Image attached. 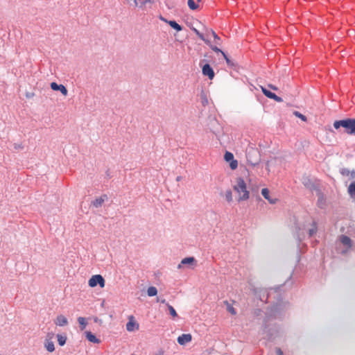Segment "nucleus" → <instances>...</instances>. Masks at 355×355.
Returning a JSON list of instances; mask_svg holds the SVG:
<instances>
[{
    "instance_id": "obj_1",
    "label": "nucleus",
    "mask_w": 355,
    "mask_h": 355,
    "mask_svg": "<svg viewBox=\"0 0 355 355\" xmlns=\"http://www.w3.org/2000/svg\"><path fill=\"white\" fill-rule=\"evenodd\" d=\"M234 190L239 194V201L247 200L250 198V192L247 189L246 183L241 178H238L233 187Z\"/></svg>"
},
{
    "instance_id": "obj_2",
    "label": "nucleus",
    "mask_w": 355,
    "mask_h": 355,
    "mask_svg": "<svg viewBox=\"0 0 355 355\" xmlns=\"http://www.w3.org/2000/svg\"><path fill=\"white\" fill-rule=\"evenodd\" d=\"M334 127L338 129L340 127L345 129V132L349 135L355 134V119H346L343 120L336 121L334 123Z\"/></svg>"
},
{
    "instance_id": "obj_3",
    "label": "nucleus",
    "mask_w": 355,
    "mask_h": 355,
    "mask_svg": "<svg viewBox=\"0 0 355 355\" xmlns=\"http://www.w3.org/2000/svg\"><path fill=\"white\" fill-rule=\"evenodd\" d=\"M246 158L250 164L255 166L260 161V155L257 149L251 148L247 151Z\"/></svg>"
},
{
    "instance_id": "obj_4",
    "label": "nucleus",
    "mask_w": 355,
    "mask_h": 355,
    "mask_svg": "<svg viewBox=\"0 0 355 355\" xmlns=\"http://www.w3.org/2000/svg\"><path fill=\"white\" fill-rule=\"evenodd\" d=\"M88 284L92 288H94L97 285H99L101 288H104L105 285V281L102 275H92L89 279Z\"/></svg>"
},
{
    "instance_id": "obj_5",
    "label": "nucleus",
    "mask_w": 355,
    "mask_h": 355,
    "mask_svg": "<svg viewBox=\"0 0 355 355\" xmlns=\"http://www.w3.org/2000/svg\"><path fill=\"white\" fill-rule=\"evenodd\" d=\"M224 159L227 162H230V167L232 170H235L238 166V162L237 160L234 159V155L227 151L225 153Z\"/></svg>"
},
{
    "instance_id": "obj_6",
    "label": "nucleus",
    "mask_w": 355,
    "mask_h": 355,
    "mask_svg": "<svg viewBox=\"0 0 355 355\" xmlns=\"http://www.w3.org/2000/svg\"><path fill=\"white\" fill-rule=\"evenodd\" d=\"M128 322L126 324V329L128 331H134L139 329V324L135 321V318L130 315L128 318Z\"/></svg>"
},
{
    "instance_id": "obj_7",
    "label": "nucleus",
    "mask_w": 355,
    "mask_h": 355,
    "mask_svg": "<svg viewBox=\"0 0 355 355\" xmlns=\"http://www.w3.org/2000/svg\"><path fill=\"white\" fill-rule=\"evenodd\" d=\"M261 89L263 94L268 98L273 99L274 101L279 102V103L283 101V99L281 97H279V96H277L275 94L270 92L266 88L263 87V86H261Z\"/></svg>"
},
{
    "instance_id": "obj_8",
    "label": "nucleus",
    "mask_w": 355,
    "mask_h": 355,
    "mask_svg": "<svg viewBox=\"0 0 355 355\" xmlns=\"http://www.w3.org/2000/svg\"><path fill=\"white\" fill-rule=\"evenodd\" d=\"M192 340L191 334H183L178 337L177 341L180 345H184Z\"/></svg>"
},
{
    "instance_id": "obj_9",
    "label": "nucleus",
    "mask_w": 355,
    "mask_h": 355,
    "mask_svg": "<svg viewBox=\"0 0 355 355\" xmlns=\"http://www.w3.org/2000/svg\"><path fill=\"white\" fill-rule=\"evenodd\" d=\"M202 72L204 76H208L209 80L214 78V71L209 64H206L202 67Z\"/></svg>"
},
{
    "instance_id": "obj_10",
    "label": "nucleus",
    "mask_w": 355,
    "mask_h": 355,
    "mask_svg": "<svg viewBox=\"0 0 355 355\" xmlns=\"http://www.w3.org/2000/svg\"><path fill=\"white\" fill-rule=\"evenodd\" d=\"M188 6L192 10H200L202 7V1L188 0Z\"/></svg>"
},
{
    "instance_id": "obj_11",
    "label": "nucleus",
    "mask_w": 355,
    "mask_h": 355,
    "mask_svg": "<svg viewBox=\"0 0 355 355\" xmlns=\"http://www.w3.org/2000/svg\"><path fill=\"white\" fill-rule=\"evenodd\" d=\"M51 88L54 91H60L64 96L68 94V91L63 85H58L56 83L53 82L51 83Z\"/></svg>"
},
{
    "instance_id": "obj_12",
    "label": "nucleus",
    "mask_w": 355,
    "mask_h": 355,
    "mask_svg": "<svg viewBox=\"0 0 355 355\" xmlns=\"http://www.w3.org/2000/svg\"><path fill=\"white\" fill-rule=\"evenodd\" d=\"M261 194L270 204H275L277 202V198H271L270 197V191L267 188L262 189Z\"/></svg>"
},
{
    "instance_id": "obj_13",
    "label": "nucleus",
    "mask_w": 355,
    "mask_h": 355,
    "mask_svg": "<svg viewBox=\"0 0 355 355\" xmlns=\"http://www.w3.org/2000/svg\"><path fill=\"white\" fill-rule=\"evenodd\" d=\"M55 323L58 326L63 327L68 324V320L63 315H59L57 316Z\"/></svg>"
},
{
    "instance_id": "obj_14",
    "label": "nucleus",
    "mask_w": 355,
    "mask_h": 355,
    "mask_svg": "<svg viewBox=\"0 0 355 355\" xmlns=\"http://www.w3.org/2000/svg\"><path fill=\"white\" fill-rule=\"evenodd\" d=\"M340 241L343 243V245L347 246L348 249L352 248V242L349 237L345 235H342L340 237Z\"/></svg>"
},
{
    "instance_id": "obj_15",
    "label": "nucleus",
    "mask_w": 355,
    "mask_h": 355,
    "mask_svg": "<svg viewBox=\"0 0 355 355\" xmlns=\"http://www.w3.org/2000/svg\"><path fill=\"white\" fill-rule=\"evenodd\" d=\"M86 338L91 343L98 344L101 340L97 338L91 331H85Z\"/></svg>"
},
{
    "instance_id": "obj_16",
    "label": "nucleus",
    "mask_w": 355,
    "mask_h": 355,
    "mask_svg": "<svg viewBox=\"0 0 355 355\" xmlns=\"http://www.w3.org/2000/svg\"><path fill=\"white\" fill-rule=\"evenodd\" d=\"M107 197L106 195H103L101 196V197L95 199V200H94L92 202V205L95 207H101L103 203L105 202V200H107Z\"/></svg>"
},
{
    "instance_id": "obj_17",
    "label": "nucleus",
    "mask_w": 355,
    "mask_h": 355,
    "mask_svg": "<svg viewBox=\"0 0 355 355\" xmlns=\"http://www.w3.org/2000/svg\"><path fill=\"white\" fill-rule=\"evenodd\" d=\"M196 259L194 257H186L181 261V263L178 265V268H180L182 265H192L195 263Z\"/></svg>"
},
{
    "instance_id": "obj_18",
    "label": "nucleus",
    "mask_w": 355,
    "mask_h": 355,
    "mask_svg": "<svg viewBox=\"0 0 355 355\" xmlns=\"http://www.w3.org/2000/svg\"><path fill=\"white\" fill-rule=\"evenodd\" d=\"M45 348L49 352H53L55 350L54 343L51 340H46L44 343Z\"/></svg>"
},
{
    "instance_id": "obj_19",
    "label": "nucleus",
    "mask_w": 355,
    "mask_h": 355,
    "mask_svg": "<svg viewBox=\"0 0 355 355\" xmlns=\"http://www.w3.org/2000/svg\"><path fill=\"white\" fill-rule=\"evenodd\" d=\"M168 24L171 27L176 30L177 31H180L182 30V28L180 25H179L176 21H169Z\"/></svg>"
},
{
    "instance_id": "obj_20",
    "label": "nucleus",
    "mask_w": 355,
    "mask_h": 355,
    "mask_svg": "<svg viewBox=\"0 0 355 355\" xmlns=\"http://www.w3.org/2000/svg\"><path fill=\"white\" fill-rule=\"evenodd\" d=\"M224 303L226 304V308L228 312L232 315L236 314V311L232 304H230L227 301H225Z\"/></svg>"
},
{
    "instance_id": "obj_21",
    "label": "nucleus",
    "mask_w": 355,
    "mask_h": 355,
    "mask_svg": "<svg viewBox=\"0 0 355 355\" xmlns=\"http://www.w3.org/2000/svg\"><path fill=\"white\" fill-rule=\"evenodd\" d=\"M157 293V290L155 286H150L147 290V294L150 297L155 296Z\"/></svg>"
},
{
    "instance_id": "obj_22",
    "label": "nucleus",
    "mask_w": 355,
    "mask_h": 355,
    "mask_svg": "<svg viewBox=\"0 0 355 355\" xmlns=\"http://www.w3.org/2000/svg\"><path fill=\"white\" fill-rule=\"evenodd\" d=\"M193 32H194V33L198 35V37L200 40H203V41H204L205 43H207V44H209V40H206V39L205 38V37H204V35H203V34H202L201 33H200V31H199L198 30H197L196 28H193Z\"/></svg>"
},
{
    "instance_id": "obj_23",
    "label": "nucleus",
    "mask_w": 355,
    "mask_h": 355,
    "mask_svg": "<svg viewBox=\"0 0 355 355\" xmlns=\"http://www.w3.org/2000/svg\"><path fill=\"white\" fill-rule=\"evenodd\" d=\"M348 193L352 196H355V181L351 183L348 187Z\"/></svg>"
},
{
    "instance_id": "obj_24",
    "label": "nucleus",
    "mask_w": 355,
    "mask_h": 355,
    "mask_svg": "<svg viewBox=\"0 0 355 355\" xmlns=\"http://www.w3.org/2000/svg\"><path fill=\"white\" fill-rule=\"evenodd\" d=\"M78 321L80 325L81 329L82 330L85 329L87 326L86 319L83 317H79L78 318Z\"/></svg>"
},
{
    "instance_id": "obj_25",
    "label": "nucleus",
    "mask_w": 355,
    "mask_h": 355,
    "mask_svg": "<svg viewBox=\"0 0 355 355\" xmlns=\"http://www.w3.org/2000/svg\"><path fill=\"white\" fill-rule=\"evenodd\" d=\"M57 338H58V342L60 346H63L66 343V340H67L66 336L58 334L57 336Z\"/></svg>"
},
{
    "instance_id": "obj_26",
    "label": "nucleus",
    "mask_w": 355,
    "mask_h": 355,
    "mask_svg": "<svg viewBox=\"0 0 355 355\" xmlns=\"http://www.w3.org/2000/svg\"><path fill=\"white\" fill-rule=\"evenodd\" d=\"M209 33L211 34V35L214 37V42L218 44V45H220V38L216 35V33L212 31V30H210L209 31Z\"/></svg>"
},
{
    "instance_id": "obj_27",
    "label": "nucleus",
    "mask_w": 355,
    "mask_h": 355,
    "mask_svg": "<svg viewBox=\"0 0 355 355\" xmlns=\"http://www.w3.org/2000/svg\"><path fill=\"white\" fill-rule=\"evenodd\" d=\"M166 305L168 306V309L169 310V313L173 317V318H175L178 316V314H177V312L175 310V309L171 306L169 304H167L166 303Z\"/></svg>"
},
{
    "instance_id": "obj_28",
    "label": "nucleus",
    "mask_w": 355,
    "mask_h": 355,
    "mask_svg": "<svg viewBox=\"0 0 355 355\" xmlns=\"http://www.w3.org/2000/svg\"><path fill=\"white\" fill-rule=\"evenodd\" d=\"M225 199L227 202H230L232 201V193L231 190H227L225 191Z\"/></svg>"
},
{
    "instance_id": "obj_29",
    "label": "nucleus",
    "mask_w": 355,
    "mask_h": 355,
    "mask_svg": "<svg viewBox=\"0 0 355 355\" xmlns=\"http://www.w3.org/2000/svg\"><path fill=\"white\" fill-rule=\"evenodd\" d=\"M294 115L298 118H300L301 120H302L303 121H307V118L306 116H304V114H301L300 112H297V111H295L293 112Z\"/></svg>"
},
{
    "instance_id": "obj_30",
    "label": "nucleus",
    "mask_w": 355,
    "mask_h": 355,
    "mask_svg": "<svg viewBox=\"0 0 355 355\" xmlns=\"http://www.w3.org/2000/svg\"><path fill=\"white\" fill-rule=\"evenodd\" d=\"M126 1L132 6L137 7L139 6L138 0H126Z\"/></svg>"
},
{
    "instance_id": "obj_31",
    "label": "nucleus",
    "mask_w": 355,
    "mask_h": 355,
    "mask_svg": "<svg viewBox=\"0 0 355 355\" xmlns=\"http://www.w3.org/2000/svg\"><path fill=\"white\" fill-rule=\"evenodd\" d=\"M201 96H202V103H203V105L207 104L208 103V101L207 99L206 95L205 94H202Z\"/></svg>"
},
{
    "instance_id": "obj_32",
    "label": "nucleus",
    "mask_w": 355,
    "mask_h": 355,
    "mask_svg": "<svg viewBox=\"0 0 355 355\" xmlns=\"http://www.w3.org/2000/svg\"><path fill=\"white\" fill-rule=\"evenodd\" d=\"M221 54L223 55L224 58L225 59L227 63L228 64H230V59L227 58V56L226 55V54L223 52V51H220Z\"/></svg>"
},
{
    "instance_id": "obj_33",
    "label": "nucleus",
    "mask_w": 355,
    "mask_h": 355,
    "mask_svg": "<svg viewBox=\"0 0 355 355\" xmlns=\"http://www.w3.org/2000/svg\"><path fill=\"white\" fill-rule=\"evenodd\" d=\"M211 49H212L214 51L217 52V53H218V52H220V51H222L220 49H218L217 46H211Z\"/></svg>"
},
{
    "instance_id": "obj_34",
    "label": "nucleus",
    "mask_w": 355,
    "mask_h": 355,
    "mask_svg": "<svg viewBox=\"0 0 355 355\" xmlns=\"http://www.w3.org/2000/svg\"><path fill=\"white\" fill-rule=\"evenodd\" d=\"M268 87L270 89H272V90H275V91L277 90V87L276 86H275V85H272V84H269V85H268Z\"/></svg>"
},
{
    "instance_id": "obj_35",
    "label": "nucleus",
    "mask_w": 355,
    "mask_h": 355,
    "mask_svg": "<svg viewBox=\"0 0 355 355\" xmlns=\"http://www.w3.org/2000/svg\"><path fill=\"white\" fill-rule=\"evenodd\" d=\"M316 232V228L311 229L309 230V235L312 236Z\"/></svg>"
},
{
    "instance_id": "obj_36",
    "label": "nucleus",
    "mask_w": 355,
    "mask_h": 355,
    "mask_svg": "<svg viewBox=\"0 0 355 355\" xmlns=\"http://www.w3.org/2000/svg\"><path fill=\"white\" fill-rule=\"evenodd\" d=\"M276 352H277V355H284V354H283V352H282V351L281 350V349H279V348L277 349Z\"/></svg>"
},
{
    "instance_id": "obj_37",
    "label": "nucleus",
    "mask_w": 355,
    "mask_h": 355,
    "mask_svg": "<svg viewBox=\"0 0 355 355\" xmlns=\"http://www.w3.org/2000/svg\"><path fill=\"white\" fill-rule=\"evenodd\" d=\"M160 302L163 304H165L166 303V300L164 299L160 300Z\"/></svg>"
},
{
    "instance_id": "obj_38",
    "label": "nucleus",
    "mask_w": 355,
    "mask_h": 355,
    "mask_svg": "<svg viewBox=\"0 0 355 355\" xmlns=\"http://www.w3.org/2000/svg\"><path fill=\"white\" fill-rule=\"evenodd\" d=\"M352 177L354 178L355 177V172H353L352 173Z\"/></svg>"
},
{
    "instance_id": "obj_39",
    "label": "nucleus",
    "mask_w": 355,
    "mask_h": 355,
    "mask_svg": "<svg viewBox=\"0 0 355 355\" xmlns=\"http://www.w3.org/2000/svg\"><path fill=\"white\" fill-rule=\"evenodd\" d=\"M151 0H145V2H150Z\"/></svg>"
}]
</instances>
